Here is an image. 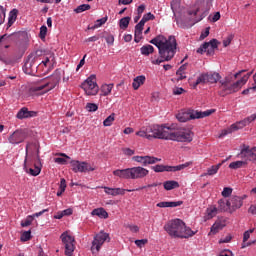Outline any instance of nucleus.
<instances>
[{
  "instance_id": "nucleus-27",
  "label": "nucleus",
  "mask_w": 256,
  "mask_h": 256,
  "mask_svg": "<svg viewBox=\"0 0 256 256\" xmlns=\"http://www.w3.org/2000/svg\"><path fill=\"white\" fill-rule=\"evenodd\" d=\"M219 209L216 206H210L206 210V219H213V217H217Z\"/></svg>"
},
{
  "instance_id": "nucleus-60",
  "label": "nucleus",
  "mask_w": 256,
  "mask_h": 256,
  "mask_svg": "<svg viewBox=\"0 0 256 256\" xmlns=\"http://www.w3.org/2000/svg\"><path fill=\"white\" fill-rule=\"evenodd\" d=\"M105 41H106L107 45H113V43H115V37L110 34L105 37Z\"/></svg>"
},
{
  "instance_id": "nucleus-36",
  "label": "nucleus",
  "mask_w": 256,
  "mask_h": 256,
  "mask_svg": "<svg viewBox=\"0 0 256 256\" xmlns=\"http://www.w3.org/2000/svg\"><path fill=\"white\" fill-rule=\"evenodd\" d=\"M191 163L186 162L184 164H180L178 166H170V172H175V171H183V169H187Z\"/></svg>"
},
{
  "instance_id": "nucleus-37",
  "label": "nucleus",
  "mask_w": 256,
  "mask_h": 256,
  "mask_svg": "<svg viewBox=\"0 0 256 256\" xmlns=\"http://www.w3.org/2000/svg\"><path fill=\"white\" fill-rule=\"evenodd\" d=\"M244 165H247L245 161H235L229 164V169H241Z\"/></svg>"
},
{
  "instance_id": "nucleus-31",
  "label": "nucleus",
  "mask_w": 256,
  "mask_h": 256,
  "mask_svg": "<svg viewBox=\"0 0 256 256\" xmlns=\"http://www.w3.org/2000/svg\"><path fill=\"white\" fill-rule=\"evenodd\" d=\"M19 13V10L13 9L9 13V18H8V27H11L15 21H17V15Z\"/></svg>"
},
{
  "instance_id": "nucleus-43",
  "label": "nucleus",
  "mask_w": 256,
  "mask_h": 256,
  "mask_svg": "<svg viewBox=\"0 0 256 256\" xmlns=\"http://www.w3.org/2000/svg\"><path fill=\"white\" fill-rule=\"evenodd\" d=\"M89 9H91V5L82 4V5H79L74 11L76 13H83L84 11H89Z\"/></svg>"
},
{
  "instance_id": "nucleus-16",
  "label": "nucleus",
  "mask_w": 256,
  "mask_h": 256,
  "mask_svg": "<svg viewBox=\"0 0 256 256\" xmlns=\"http://www.w3.org/2000/svg\"><path fill=\"white\" fill-rule=\"evenodd\" d=\"M238 157H240V159H245L246 161H251L252 163H256V153L255 152H251V150H249V145H242L241 151L238 154Z\"/></svg>"
},
{
  "instance_id": "nucleus-30",
  "label": "nucleus",
  "mask_w": 256,
  "mask_h": 256,
  "mask_svg": "<svg viewBox=\"0 0 256 256\" xmlns=\"http://www.w3.org/2000/svg\"><path fill=\"white\" fill-rule=\"evenodd\" d=\"M225 163V161H222V163H219L217 165H213L210 168L207 169V173L205 175L213 176L217 175L219 169H221V166Z\"/></svg>"
},
{
  "instance_id": "nucleus-53",
  "label": "nucleus",
  "mask_w": 256,
  "mask_h": 256,
  "mask_svg": "<svg viewBox=\"0 0 256 256\" xmlns=\"http://www.w3.org/2000/svg\"><path fill=\"white\" fill-rule=\"evenodd\" d=\"M231 193H233V189L230 187H225L222 191V197H230Z\"/></svg>"
},
{
  "instance_id": "nucleus-14",
  "label": "nucleus",
  "mask_w": 256,
  "mask_h": 256,
  "mask_svg": "<svg viewBox=\"0 0 256 256\" xmlns=\"http://www.w3.org/2000/svg\"><path fill=\"white\" fill-rule=\"evenodd\" d=\"M27 137H29V130L18 129L8 137V141L11 145H19L20 143H23Z\"/></svg>"
},
{
  "instance_id": "nucleus-5",
  "label": "nucleus",
  "mask_w": 256,
  "mask_h": 256,
  "mask_svg": "<svg viewBox=\"0 0 256 256\" xmlns=\"http://www.w3.org/2000/svg\"><path fill=\"white\" fill-rule=\"evenodd\" d=\"M114 177L119 179H145L149 175V170L141 166L126 169H117L113 172Z\"/></svg>"
},
{
  "instance_id": "nucleus-2",
  "label": "nucleus",
  "mask_w": 256,
  "mask_h": 256,
  "mask_svg": "<svg viewBox=\"0 0 256 256\" xmlns=\"http://www.w3.org/2000/svg\"><path fill=\"white\" fill-rule=\"evenodd\" d=\"M152 45H155L158 49L160 58L152 60L153 65H161L165 61H171L177 53V39L175 36H169L168 38L163 35H158L149 41Z\"/></svg>"
},
{
  "instance_id": "nucleus-59",
  "label": "nucleus",
  "mask_w": 256,
  "mask_h": 256,
  "mask_svg": "<svg viewBox=\"0 0 256 256\" xmlns=\"http://www.w3.org/2000/svg\"><path fill=\"white\" fill-rule=\"evenodd\" d=\"M233 41V35H229L226 39L223 40L224 47H229Z\"/></svg>"
},
{
  "instance_id": "nucleus-50",
  "label": "nucleus",
  "mask_w": 256,
  "mask_h": 256,
  "mask_svg": "<svg viewBox=\"0 0 256 256\" xmlns=\"http://www.w3.org/2000/svg\"><path fill=\"white\" fill-rule=\"evenodd\" d=\"M20 239H21V241H23V242L29 241V240L31 239V230L25 231L24 233H22Z\"/></svg>"
},
{
  "instance_id": "nucleus-33",
  "label": "nucleus",
  "mask_w": 256,
  "mask_h": 256,
  "mask_svg": "<svg viewBox=\"0 0 256 256\" xmlns=\"http://www.w3.org/2000/svg\"><path fill=\"white\" fill-rule=\"evenodd\" d=\"M236 127H237V125L232 124L230 127L222 130V132L219 135V138L221 139V138H223L227 135H230V133H233L234 131H237Z\"/></svg>"
},
{
  "instance_id": "nucleus-23",
  "label": "nucleus",
  "mask_w": 256,
  "mask_h": 256,
  "mask_svg": "<svg viewBox=\"0 0 256 256\" xmlns=\"http://www.w3.org/2000/svg\"><path fill=\"white\" fill-rule=\"evenodd\" d=\"M163 187L166 191H173V189H179V182L168 180L163 183Z\"/></svg>"
},
{
  "instance_id": "nucleus-12",
  "label": "nucleus",
  "mask_w": 256,
  "mask_h": 256,
  "mask_svg": "<svg viewBox=\"0 0 256 256\" xmlns=\"http://www.w3.org/2000/svg\"><path fill=\"white\" fill-rule=\"evenodd\" d=\"M70 167L74 173H89L95 171V167L85 161L71 160Z\"/></svg>"
},
{
  "instance_id": "nucleus-25",
  "label": "nucleus",
  "mask_w": 256,
  "mask_h": 256,
  "mask_svg": "<svg viewBox=\"0 0 256 256\" xmlns=\"http://www.w3.org/2000/svg\"><path fill=\"white\" fill-rule=\"evenodd\" d=\"M183 201H176V202H159L156 204V207L165 208V207H181Z\"/></svg>"
},
{
  "instance_id": "nucleus-55",
  "label": "nucleus",
  "mask_w": 256,
  "mask_h": 256,
  "mask_svg": "<svg viewBox=\"0 0 256 256\" xmlns=\"http://www.w3.org/2000/svg\"><path fill=\"white\" fill-rule=\"evenodd\" d=\"M59 189L61 190V193H65V189H67V181L65 180V178H62L60 180V187Z\"/></svg>"
},
{
  "instance_id": "nucleus-49",
  "label": "nucleus",
  "mask_w": 256,
  "mask_h": 256,
  "mask_svg": "<svg viewBox=\"0 0 256 256\" xmlns=\"http://www.w3.org/2000/svg\"><path fill=\"white\" fill-rule=\"evenodd\" d=\"M143 39V31L141 30H135L134 31V41L135 43H139Z\"/></svg>"
},
{
  "instance_id": "nucleus-4",
  "label": "nucleus",
  "mask_w": 256,
  "mask_h": 256,
  "mask_svg": "<svg viewBox=\"0 0 256 256\" xmlns=\"http://www.w3.org/2000/svg\"><path fill=\"white\" fill-rule=\"evenodd\" d=\"M31 145L37 147L36 143L27 142L23 169L26 173L32 175V177H37V175L41 173V156L29 154V147H31Z\"/></svg>"
},
{
  "instance_id": "nucleus-62",
  "label": "nucleus",
  "mask_w": 256,
  "mask_h": 256,
  "mask_svg": "<svg viewBox=\"0 0 256 256\" xmlns=\"http://www.w3.org/2000/svg\"><path fill=\"white\" fill-rule=\"evenodd\" d=\"M146 22L147 21H153L155 20V15H153L151 12L145 14L143 17H142Z\"/></svg>"
},
{
  "instance_id": "nucleus-41",
  "label": "nucleus",
  "mask_w": 256,
  "mask_h": 256,
  "mask_svg": "<svg viewBox=\"0 0 256 256\" xmlns=\"http://www.w3.org/2000/svg\"><path fill=\"white\" fill-rule=\"evenodd\" d=\"M234 125H236V131H239V129H243V127H247V125H249V121L247 120V118H245L244 120L234 123Z\"/></svg>"
},
{
  "instance_id": "nucleus-1",
  "label": "nucleus",
  "mask_w": 256,
  "mask_h": 256,
  "mask_svg": "<svg viewBox=\"0 0 256 256\" xmlns=\"http://www.w3.org/2000/svg\"><path fill=\"white\" fill-rule=\"evenodd\" d=\"M138 137L146 139H164L165 141H177V143H191L193 133L191 130L183 127L166 126L165 124L144 126L136 132Z\"/></svg>"
},
{
  "instance_id": "nucleus-11",
  "label": "nucleus",
  "mask_w": 256,
  "mask_h": 256,
  "mask_svg": "<svg viewBox=\"0 0 256 256\" xmlns=\"http://www.w3.org/2000/svg\"><path fill=\"white\" fill-rule=\"evenodd\" d=\"M105 241H109V234L101 231L94 236V240L92 241L91 251L93 255H97L99 251H101V247H103V243Z\"/></svg>"
},
{
  "instance_id": "nucleus-61",
  "label": "nucleus",
  "mask_w": 256,
  "mask_h": 256,
  "mask_svg": "<svg viewBox=\"0 0 256 256\" xmlns=\"http://www.w3.org/2000/svg\"><path fill=\"white\" fill-rule=\"evenodd\" d=\"M176 77H177V81H183V79H187L185 72H179V70H177L176 72Z\"/></svg>"
},
{
  "instance_id": "nucleus-6",
  "label": "nucleus",
  "mask_w": 256,
  "mask_h": 256,
  "mask_svg": "<svg viewBox=\"0 0 256 256\" xmlns=\"http://www.w3.org/2000/svg\"><path fill=\"white\" fill-rule=\"evenodd\" d=\"M245 71L247 70H241L234 75L229 74L223 80H220L219 95H221V97H225L227 95L237 93V91H239V88L236 82H233V81H235V79H237L239 75H241L242 73H245Z\"/></svg>"
},
{
  "instance_id": "nucleus-57",
  "label": "nucleus",
  "mask_w": 256,
  "mask_h": 256,
  "mask_svg": "<svg viewBox=\"0 0 256 256\" xmlns=\"http://www.w3.org/2000/svg\"><path fill=\"white\" fill-rule=\"evenodd\" d=\"M173 95H183L185 93V89L180 88V87H175L172 90Z\"/></svg>"
},
{
  "instance_id": "nucleus-56",
  "label": "nucleus",
  "mask_w": 256,
  "mask_h": 256,
  "mask_svg": "<svg viewBox=\"0 0 256 256\" xmlns=\"http://www.w3.org/2000/svg\"><path fill=\"white\" fill-rule=\"evenodd\" d=\"M39 36L40 39H45V37L47 36V26H41Z\"/></svg>"
},
{
  "instance_id": "nucleus-40",
  "label": "nucleus",
  "mask_w": 256,
  "mask_h": 256,
  "mask_svg": "<svg viewBox=\"0 0 256 256\" xmlns=\"http://www.w3.org/2000/svg\"><path fill=\"white\" fill-rule=\"evenodd\" d=\"M130 21H131V17L129 16L120 19V28L127 29L129 27Z\"/></svg>"
},
{
  "instance_id": "nucleus-17",
  "label": "nucleus",
  "mask_w": 256,
  "mask_h": 256,
  "mask_svg": "<svg viewBox=\"0 0 256 256\" xmlns=\"http://www.w3.org/2000/svg\"><path fill=\"white\" fill-rule=\"evenodd\" d=\"M228 205L230 206V213H234L237 209H241L243 207V198L239 196H232L228 200Z\"/></svg>"
},
{
  "instance_id": "nucleus-51",
  "label": "nucleus",
  "mask_w": 256,
  "mask_h": 256,
  "mask_svg": "<svg viewBox=\"0 0 256 256\" xmlns=\"http://www.w3.org/2000/svg\"><path fill=\"white\" fill-rule=\"evenodd\" d=\"M149 243L147 239L135 240V245H137L140 249L141 247H145Z\"/></svg>"
},
{
  "instance_id": "nucleus-63",
  "label": "nucleus",
  "mask_w": 256,
  "mask_h": 256,
  "mask_svg": "<svg viewBox=\"0 0 256 256\" xmlns=\"http://www.w3.org/2000/svg\"><path fill=\"white\" fill-rule=\"evenodd\" d=\"M127 227H128V229H130V231L132 233H139V226H137V225H128Z\"/></svg>"
},
{
  "instance_id": "nucleus-34",
  "label": "nucleus",
  "mask_w": 256,
  "mask_h": 256,
  "mask_svg": "<svg viewBox=\"0 0 256 256\" xmlns=\"http://www.w3.org/2000/svg\"><path fill=\"white\" fill-rule=\"evenodd\" d=\"M60 157L55 158L54 161L55 163H58V165H67V159H71L67 154L65 153H60ZM64 157V158H61Z\"/></svg>"
},
{
  "instance_id": "nucleus-38",
  "label": "nucleus",
  "mask_w": 256,
  "mask_h": 256,
  "mask_svg": "<svg viewBox=\"0 0 256 256\" xmlns=\"http://www.w3.org/2000/svg\"><path fill=\"white\" fill-rule=\"evenodd\" d=\"M105 23H107V17L96 20L94 25L90 29H99V27L105 25Z\"/></svg>"
},
{
  "instance_id": "nucleus-54",
  "label": "nucleus",
  "mask_w": 256,
  "mask_h": 256,
  "mask_svg": "<svg viewBox=\"0 0 256 256\" xmlns=\"http://www.w3.org/2000/svg\"><path fill=\"white\" fill-rule=\"evenodd\" d=\"M3 23H5V8L0 6V25H3Z\"/></svg>"
},
{
  "instance_id": "nucleus-9",
  "label": "nucleus",
  "mask_w": 256,
  "mask_h": 256,
  "mask_svg": "<svg viewBox=\"0 0 256 256\" xmlns=\"http://www.w3.org/2000/svg\"><path fill=\"white\" fill-rule=\"evenodd\" d=\"M86 95H97L99 93V86L97 85V76L92 74L81 85Z\"/></svg>"
},
{
  "instance_id": "nucleus-3",
  "label": "nucleus",
  "mask_w": 256,
  "mask_h": 256,
  "mask_svg": "<svg viewBox=\"0 0 256 256\" xmlns=\"http://www.w3.org/2000/svg\"><path fill=\"white\" fill-rule=\"evenodd\" d=\"M164 231H166L172 239H189V237L195 235V232L187 227L183 220L178 218L167 222L164 225Z\"/></svg>"
},
{
  "instance_id": "nucleus-48",
  "label": "nucleus",
  "mask_w": 256,
  "mask_h": 256,
  "mask_svg": "<svg viewBox=\"0 0 256 256\" xmlns=\"http://www.w3.org/2000/svg\"><path fill=\"white\" fill-rule=\"evenodd\" d=\"M86 109L89 111V113H95V111L99 109V106L95 103H87Z\"/></svg>"
},
{
  "instance_id": "nucleus-29",
  "label": "nucleus",
  "mask_w": 256,
  "mask_h": 256,
  "mask_svg": "<svg viewBox=\"0 0 256 256\" xmlns=\"http://www.w3.org/2000/svg\"><path fill=\"white\" fill-rule=\"evenodd\" d=\"M159 161H161V158L144 156V167H147V165H155V163H159Z\"/></svg>"
},
{
  "instance_id": "nucleus-7",
  "label": "nucleus",
  "mask_w": 256,
  "mask_h": 256,
  "mask_svg": "<svg viewBox=\"0 0 256 256\" xmlns=\"http://www.w3.org/2000/svg\"><path fill=\"white\" fill-rule=\"evenodd\" d=\"M59 81H61V71L56 70L51 77H49L48 82L40 86H34L30 88V93H36L37 95H41L43 93H47V91H51V89H55L59 85Z\"/></svg>"
},
{
  "instance_id": "nucleus-44",
  "label": "nucleus",
  "mask_w": 256,
  "mask_h": 256,
  "mask_svg": "<svg viewBox=\"0 0 256 256\" xmlns=\"http://www.w3.org/2000/svg\"><path fill=\"white\" fill-rule=\"evenodd\" d=\"M197 53H201V55H203V53H208V55H210L209 44H202V46L198 48Z\"/></svg>"
},
{
  "instance_id": "nucleus-18",
  "label": "nucleus",
  "mask_w": 256,
  "mask_h": 256,
  "mask_svg": "<svg viewBox=\"0 0 256 256\" xmlns=\"http://www.w3.org/2000/svg\"><path fill=\"white\" fill-rule=\"evenodd\" d=\"M104 191L107 195H112L113 197H117V195H123L126 191L128 193H131L135 191V189L129 190V189H123V188L104 187Z\"/></svg>"
},
{
  "instance_id": "nucleus-8",
  "label": "nucleus",
  "mask_w": 256,
  "mask_h": 256,
  "mask_svg": "<svg viewBox=\"0 0 256 256\" xmlns=\"http://www.w3.org/2000/svg\"><path fill=\"white\" fill-rule=\"evenodd\" d=\"M214 111L215 109L206 110L204 112L196 110V111H192L190 115L187 112L178 113L176 115V119L180 123H187V121H189L190 119H203L205 117H209V115H213Z\"/></svg>"
},
{
  "instance_id": "nucleus-24",
  "label": "nucleus",
  "mask_w": 256,
  "mask_h": 256,
  "mask_svg": "<svg viewBox=\"0 0 256 256\" xmlns=\"http://www.w3.org/2000/svg\"><path fill=\"white\" fill-rule=\"evenodd\" d=\"M140 53L144 55V57H149V55L155 53V48L150 44H146L140 48Z\"/></svg>"
},
{
  "instance_id": "nucleus-58",
  "label": "nucleus",
  "mask_w": 256,
  "mask_h": 256,
  "mask_svg": "<svg viewBox=\"0 0 256 256\" xmlns=\"http://www.w3.org/2000/svg\"><path fill=\"white\" fill-rule=\"evenodd\" d=\"M132 161H136V163H141L144 166L145 156H134Z\"/></svg>"
},
{
  "instance_id": "nucleus-52",
  "label": "nucleus",
  "mask_w": 256,
  "mask_h": 256,
  "mask_svg": "<svg viewBox=\"0 0 256 256\" xmlns=\"http://www.w3.org/2000/svg\"><path fill=\"white\" fill-rule=\"evenodd\" d=\"M53 61H55V56L46 57L45 60L42 61L43 65L47 67V65H53Z\"/></svg>"
},
{
  "instance_id": "nucleus-22",
  "label": "nucleus",
  "mask_w": 256,
  "mask_h": 256,
  "mask_svg": "<svg viewBox=\"0 0 256 256\" xmlns=\"http://www.w3.org/2000/svg\"><path fill=\"white\" fill-rule=\"evenodd\" d=\"M92 217H99L100 219H107L109 217V213H107L104 208H96L91 212Z\"/></svg>"
},
{
  "instance_id": "nucleus-32",
  "label": "nucleus",
  "mask_w": 256,
  "mask_h": 256,
  "mask_svg": "<svg viewBox=\"0 0 256 256\" xmlns=\"http://www.w3.org/2000/svg\"><path fill=\"white\" fill-rule=\"evenodd\" d=\"M152 169L155 171V173H164V171L171 172V166H168V165L165 166V165L158 164V165L152 166Z\"/></svg>"
},
{
  "instance_id": "nucleus-64",
  "label": "nucleus",
  "mask_w": 256,
  "mask_h": 256,
  "mask_svg": "<svg viewBox=\"0 0 256 256\" xmlns=\"http://www.w3.org/2000/svg\"><path fill=\"white\" fill-rule=\"evenodd\" d=\"M219 256H233V252H231L230 250H224L220 253Z\"/></svg>"
},
{
  "instance_id": "nucleus-47",
  "label": "nucleus",
  "mask_w": 256,
  "mask_h": 256,
  "mask_svg": "<svg viewBox=\"0 0 256 256\" xmlns=\"http://www.w3.org/2000/svg\"><path fill=\"white\" fill-rule=\"evenodd\" d=\"M33 223V216L29 215L25 220L21 221V227H29Z\"/></svg>"
},
{
  "instance_id": "nucleus-21",
  "label": "nucleus",
  "mask_w": 256,
  "mask_h": 256,
  "mask_svg": "<svg viewBox=\"0 0 256 256\" xmlns=\"http://www.w3.org/2000/svg\"><path fill=\"white\" fill-rule=\"evenodd\" d=\"M218 211L220 213H225L226 211H228L229 213H231V208L229 206V200H225V199H220L218 201V207H217Z\"/></svg>"
},
{
  "instance_id": "nucleus-35",
  "label": "nucleus",
  "mask_w": 256,
  "mask_h": 256,
  "mask_svg": "<svg viewBox=\"0 0 256 256\" xmlns=\"http://www.w3.org/2000/svg\"><path fill=\"white\" fill-rule=\"evenodd\" d=\"M111 91H113V84L102 85L101 92L104 97H107V95H111Z\"/></svg>"
},
{
  "instance_id": "nucleus-10",
  "label": "nucleus",
  "mask_w": 256,
  "mask_h": 256,
  "mask_svg": "<svg viewBox=\"0 0 256 256\" xmlns=\"http://www.w3.org/2000/svg\"><path fill=\"white\" fill-rule=\"evenodd\" d=\"M37 52L35 54H30L28 56V59L26 60L24 66H23V71L26 73V75H36L37 74V69L39 67V64L37 63Z\"/></svg>"
},
{
  "instance_id": "nucleus-20",
  "label": "nucleus",
  "mask_w": 256,
  "mask_h": 256,
  "mask_svg": "<svg viewBox=\"0 0 256 256\" xmlns=\"http://www.w3.org/2000/svg\"><path fill=\"white\" fill-rule=\"evenodd\" d=\"M197 13H199V10L195 11H189L188 15L192 18H189L188 24L186 25L187 28L193 27L196 23H199L205 16L201 17L200 19H197Z\"/></svg>"
},
{
  "instance_id": "nucleus-42",
  "label": "nucleus",
  "mask_w": 256,
  "mask_h": 256,
  "mask_svg": "<svg viewBox=\"0 0 256 256\" xmlns=\"http://www.w3.org/2000/svg\"><path fill=\"white\" fill-rule=\"evenodd\" d=\"M209 44V51H210V55L211 53H213V50L217 49L219 42L217 41V39H212L209 42H205Z\"/></svg>"
},
{
  "instance_id": "nucleus-45",
  "label": "nucleus",
  "mask_w": 256,
  "mask_h": 256,
  "mask_svg": "<svg viewBox=\"0 0 256 256\" xmlns=\"http://www.w3.org/2000/svg\"><path fill=\"white\" fill-rule=\"evenodd\" d=\"M161 185V182H154L152 184H148L146 186H141L139 188L134 189L135 191H141L143 189H151V187H159Z\"/></svg>"
},
{
  "instance_id": "nucleus-39",
  "label": "nucleus",
  "mask_w": 256,
  "mask_h": 256,
  "mask_svg": "<svg viewBox=\"0 0 256 256\" xmlns=\"http://www.w3.org/2000/svg\"><path fill=\"white\" fill-rule=\"evenodd\" d=\"M113 121H115V113H112L110 116H108L104 122V127H111L113 125Z\"/></svg>"
},
{
  "instance_id": "nucleus-28",
  "label": "nucleus",
  "mask_w": 256,
  "mask_h": 256,
  "mask_svg": "<svg viewBox=\"0 0 256 256\" xmlns=\"http://www.w3.org/2000/svg\"><path fill=\"white\" fill-rule=\"evenodd\" d=\"M224 225L221 222H215L211 228H210V232L209 235H217V233L219 231H221L223 229Z\"/></svg>"
},
{
  "instance_id": "nucleus-46",
  "label": "nucleus",
  "mask_w": 256,
  "mask_h": 256,
  "mask_svg": "<svg viewBox=\"0 0 256 256\" xmlns=\"http://www.w3.org/2000/svg\"><path fill=\"white\" fill-rule=\"evenodd\" d=\"M247 81H249V76H243L240 80L236 81L235 83L238 87V90H240L241 87L247 83Z\"/></svg>"
},
{
  "instance_id": "nucleus-26",
  "label": "nucleus",
  "mask_w": 256,
  "mask_h": 256,
  "mask_svg": "<svg viewBox=\"0 0 256 256\" xmlns=\"http://www.w3.org/2000/svg\"><path fill=\"white\" fill-rule=\"evenodd\" d=\"M145 76L141 75V76H137L136 78H134L133 82H132V87L135 91H137V89H139V87H141V85L145 84Z\"/></svg>"
},
{
  "instance_id": "nucleus-13",
  "label": "nucleus",
  "mask_w": 256,
  "mask_h": 256,
  "mask_svg": "<svg viewBox=\"0 0 256 256\" xmlns=\"http://www.w3.org/2000/svg\"><path fill=\"white\" fill-rule=\"evenodd\" d=\"M220 79H221V75L217 72L202 73L196 79L194 87H197V85H201L205 83H217V81H219Z\"/></svg>"
},
{
  "instance_id": "nucleus-15",
  "label": "nucleus",
  "mask_w": 256,
  "mask_h": 256,
  "mask_svg": "<svg viewBox=\"0 0 256 256\" xmlns=\"http://www.w3.org/2000/svg\"><path fill=\"white\" fill-rule=\"evenodd\" d=\"M60 238H61L62 243L65 248V255L73 256V252L75 251V237H73L67 233H63L60 236Z\"/></svg>"
},
{
  "instance_id": "nucleus-19",
  "label": "nucleus",
  "mask_w": 256,
  "mask_h": 256,
  "mask_svg": "<svg viewBox=\"0 0 256 256\" xmlns=\"http://www.w3.org/2000/svg\"><path fill=\"white\" fill-rule=\"evenodd\" d=\"M36 116H37V112L29 111L27 107L21 108L16 115L17 119H29V117H36Z\"/></svg>"
}]
</instances>
